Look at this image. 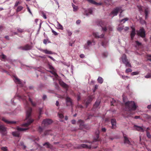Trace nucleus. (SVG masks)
<instances>
[{
	"label": "nucleus",
	"mask_w": 151,
	"mask_h": 151,
	"mask_svg": "<svg viewBox=\"0 0 151 151\" xmlns=\"http://www.w3.org/2000/svg\"><path fill=\"white\" fill-rule=\"evenodd\" d=\"M92 99L91 97H89L88 98L87 101L86 103V107H87L88 105L90 103V102L92 101Z\"/></svg>",
	"instance_id": "5701e85b"
},
{
	"label": "nucleus",
	"mask_w": 151,
	"mask_h": 151,
	"mask_svg": "<svg viewBox=\"0 0 151 151\" xmlns=\"http://www.w3.org/2000/svg\"><path fill=\"white\" fill-rule=\"evenodd\" d=\"M77 107L78 108H79L81 109H82V108H83V106L81 105H78L77 106Z\"/></svg>",
	"instance_id": "69168bd1"
},
{
	"label": "nucleus",
	"mask_w": 151,
	"mask_h": 151,
	"mask_svg": "<svg viewBox=\"0 0 151 151\" xmlns=\"http://www.w3.org/2000/svg\"><path fill=\"white\" fill-rule=\"evenodd\" d=\"M17 30L19 32L22 33L23 32V30L20 28H18L17 29Z\"/></svg>",
	"instance_id": "603ef678"
},
{
	"label": "nucleus",
	"mask_w": 151,
	"mask_h": 151,
	"mask_svg": "<svg viewBox=\"0 0 151 151\" xmlns=\"http://www.w3.org/2000/svg\"><path fill=\"white\" fill-rule=\"evenodd\" d=\"M89 2L92 4H94L96 5H102V3H98L96 2H95L93 0H87Z\"/></svg>",
	"instance_id": "412c9836"
},
{
	"label": "nucleus",
	"mask_w": 151,
	"mask_h": 151,
	"mask_svg": "<svg viewBox=\"0 0 151 151\" xmlns=\"http://www.w3.org/2000/svg\"><path fill=\"white\" fill-rule=\"evenodd\" d=\"M28 129V128H22L18 127L17 131L12 132V134L14 136L19 137L20 136L19 132L24 131L27 130Z\"/></svg>",
	"instance_id": "7ed1b4c3"
},
{
	"label": "nucleus",
	"mask_w": 151,
	"mask_h": 151,
	"mask_svg": "<svg viewBox=\"0 0 151 151\" xmlns=\"http://www.w3.org/2000/svg\"><path fill=\"white\" fill-rule=\"evenodd\" d=\"M108 29L109 30V31H111L112 30V28L111 26H109L108 27Z\"/></svg>",
	"instance_id": "bf43d9fd"
},
{
	"label": "nucleus",
	"mask_w": 151,
	"mask_h": 151,
	"mask_svg": "<svg viewBox=\"0 0 151 151\" xmlns=\"http://www.w3.org/2000/svg\"><path fill=\"white\" fill-rule=\"evenodd\" d=\"M111 123L112 125V128L115 129L116 127V122L115 119H112L111 120Z\"/></svg>",
	"instance_id": "a211bd4d"
},
{
	"label": "nucleus",
	"mask_w": 151,
	"mask_h": 151,
	"mask_svg": "<svg viewBox=\"0 0 151 151\" xmlns=\"http://www.w3.org/2000/svg\"><path fill=\"white\" fill-rule=\"evenodd\" d=\"M42 127L41 126H39L38 129V132L40 133H41L43 131V130L45 127L42 126Z\"/></svg>",
	"instance_id": "cd10ccee"
},
{
	"label": "nucleus",
	"mask_w": 151,
	"mask_h": 151,
	"mask_svg": "<svg viewBox=\"0 0 151 151\" xmlns=\"http://www.w3.org/2000/svg\"><path fill=\"white\" fill-rule=\"evenodd\" d=\"M101 131L103 132H106V129L105 128H102L101 129Z\"/></svg>",
	"instance_id": "774afa93"
},
{
	"label": "nucleus",
	"mask_w": 151,
	"mask_h": 151,
	"mask_svg": "<svg viewBox=\"0 0 151 151\" xmlns=\"http://www.w3.org/2000/svg\"><path fill=\"white\" fill-rule=\"evenodd\" d=\"M43 145L44 146H45V145H47V148H49L50 149H52V150L53 149H54V147H53V146L52 145L50 144L48 142H45V143Z\"/></svg>",
	"instance_id": "6ab92c4d"
},
{
	"label": "nucleus",
	"mask_w": 151,
	"mask_h": 151,
	"mask_svg": "<svg viewBox=\"0 0 151 151\" xmlns=\"http://www.w3.org/2000/svg\"><path fill=\"white\" fill-rule=\"evenodd\" d=\"M27 7V9L28 10V12L31 14H32V12H31L29 8L28 7V5H26Z\"/></svg>",
	"instance_id": "4d7b16f0"
},
{
	"label": "nucleus",
	"mask_w": 151,
	"mask_h": 151,
	"mask_svg": "<svg viewBox=\"0 0 151 151\" xmlns=\"http://www.w3.org/2000/svg\"><path fill=\"white\" fill-rule=\"evenodd\" d=\"M126 108L129 111H135L137 108L135 102L134 101H128L125 103Z\"/></svg>",
	"instance_id": "f03ea898"
},
{
	"label": "nucleus",
	"mask_w": 151,
	"mask_h": 151,
	"mask_svg": "<svg viewBox=\"0 0 151 151\" xmlns=\"http://www.w3.org/2000/svg\"><path fill=\"white\" fill-rule=\"evenodd\" d=\"M29 100L31 103L32 105L33 106H35L36 105V103L35 102H33L32 99L29 96Z\"/></svg>",
	"instance_id": "7c9ffc66"
},
{
	"label": "nucleus",
	"mask_w": 151,
	"mask_h": 151,
	"mask_svg": "<svg viewBox=\"0 0 151 151\" xmlns=\"http://www.w3.org/2000/svg\"><path fill=\"white\" fill-rule=\"evenodd\" d=\"M136 34L135 32H131L130 34V37L131 38V40H133L134 39V37L135 35Z\"/></svg>",
	"instance_id": "2f4dec72"
},
{
	"label": "nucleus",
	"mask_w": 151,
	"mask_h": 151,
	"mask_svg": "<svg viewBox=\"0 0 151 151\" xmlns=\"http://www.w3.org/2000/svg\"><path fill=\"white\" fill-rule=\"evenodd\" d=\"M1 149L3 151H7L8 150L7 148L6 147H1Z\"/></svg>",
	"instance_id": "c03bdc74"
},
{
	"label": "nucleus",
	"mask_w": 151,
	"mask_h": 151,
	"mask_svg": "<svg viewBox=\"0 0 151 151\" xmlns=\"http://www.w3.org/2000/svg\"><path fill=\"white\" fill-rule=\"evenodd\" d=\"M15 82L17 83L21 84L22 82L20 80L16 77H14Z\"/></svg>",
	"instance_id": "393cba45"
},
{
	"label": "nucleus",
	"mask_w": 151,
	"mask_h": 151,
	"mask_svg": "<svg viewBox=\"0 0 151 151\" xmlns=\"http://www.w3.org/2000/svg\"><path fill=\"white\" fill-rule=\"evenodd\" d=\"M43 51L44 53L46 54H52V52L48 50H44Z\"/></svg>",
	"instance_id": "e433bc0d"
},
{
	"label": "nucleus",
	"mask_w": 151,
	"mask_h": 151,
	"mask_svg": "<svg viewBox=\"0 0 151 151\" xmlns=\"http://www.w3.org/2000/svg\"><path fill=\"white\" fill-rule=\"evenodd\" d=\"M47 96L46 95H44L43 96L42 98L43 100H45L47 99Z\"/></svg>",
	"instance_id": "338daca9"
},
{
	"label": "nucleus",
	"mask_w": 151,
	"mask_h": 151,
	"mask_svg": "<svg viewBox=\"0 0 151 151\" xmlns=\"http://www.w3.org/2000/svg\"><path fill=\"white\" fill-rule=\"evenodd\" d=\"M122 61L124 64L126 66L131 67V65L129 63V61L127 59V56L125 54H123L122 55L121 58Z\"/></svg>",
	"instance_id": "20e7f679"
},
{
	"label": "nucleus",
	"mask_w": 151,
	"mask_h": 151,
	"mask_svg": "<svg viewBox=\"0 0 151 151\" xmlns=\"http://www.w3.org/2000/svg\"><path fill=\"white\" fill-rule=\"evenodd\" d=\"M145 77L147 78H151V73H148L145 76Z\"/></svg>",
	"instance_id": "79ce46f5"
},
{
	"label": "nucleus",
	"mask_w": 151,
	"mask_h": 151,
	"mask_svg": "<svg viewBox=\"0 0 151 151\" xmlns=\"http://www.w3.org/2000/svg\"><path fill=\"white\" fill-rule=\"evenodd\" d=\"M43 42L45 44H46L48 42V43H50L51 42L48 39H44L43 40Z\"/></svg>",
	"instance_id": "f704fd0d"
},
{
	"label": "nucleus",
	"mask_w": 151,
	"mask_h": 151,
	"mask_svg": "<svg viewBox=\"0 0 151 151\" xmlns=\"http://www.w3.org/2000/svg\"><path fill=\"white\" fill-rule=\"evenodd\" d=\"M111 106H115L116 105V101L114 100H113L111 102Z\"/></svg>",
	"instance_id": "a19ab883"
},
{
	"label": "nucleus",
	"mask_w": 151,
	"mask_h": 151,
	"mask_svg": "<svg viewBox=\"0 0 151 151\" xmlns=\"http://www.w3.org/2000/svg\"><path fill=\"white\" fill-rule=\"evenodd\" d=\"M91 145L88 146L84 144H82L81 145H79L77 147H76V148L77 149H81L82 148L91 149Z\"/></svg>",
	"instance_id": "9b49d317"
},
{
	"label": "nucleus",
	"mask_w": 151,
	"mask_h": 151,
	"mask_svg": "<svg viewBox=\"0 0 151 151\" xmlns=\"http://www.w3.org/2000/svg\"><path fill=\"white\" fill-rule=\"evenodd\" d=\"M6 130V128L4 126L0 124V132L4 134L3 132H5Z\"/></svg>",
	"instance_id": "2eb2a0df"
},
{
	"label": "nucleus",
	"mask_w": 151,
	"mask_h": 151,
	"mask_svg": "<svg viewBox=\"0 0 151 151\" xmlns=\"http://www.w3.org/2000/svg\"><path fill=\"white\" fill-rule=\"evenodd\" d=\"M93 42V41L91 42L90 40H88L87 42V44H85L84 45V48L85 49H88L89 47L92 45Z\"/></svg>",
	"instance_id": "4468645a"
},
{
	"label": "nucleus",
	"mask_w": 151,
	"mask_h": 151,
	"mask_svg": "<svg viewBox=\"0 0 151 151\" xmlns=\"http://www.w3.org/2000/svg\"><path fill=\"white\" fill-rule=\"evenodd\" d=\"M98 25H100L102 29V30L104 32H106L107 30V28L106 27L104 26V22L102 21H99Z\"/></svg>",
	"instance_id": "9d476101"
},
{
	"label": "nucleus",
	"mask_w": 151,
	"mask_h": 151,
	"mask_svg": "<svg viewBox=\"0 0 151 151\" xmlns=\"http://www.w3.org/2000/svg\"><path fill=\"white\" fill-rule=\"evenodd\" d=\"M20 4V2L19 1H17L16 2L15 5H14V7H16L18 6V5Z\"/></svg>",
	"instance_id": "3c124183"
},
{
	"label": "nucleus",
	"mask_w": 151,
	"mask_h": 151,
	"mask_svg": "<svg viewBox=\"0 0 151 151\" xmlns=\"http://www.w3.org/2000/svg\"><path fill=\"white\" fill-rule=\"evenodd\" d=\"M51 131L50 130H47L45 131L44 134V136H46L50 134V132Z\"/></svg>",
	"instance_id": "4c0bfd02"
},
{
	"label": "nucleus",
	"mask_w": 151,
	"mask_h": 151,
	"mask_svg": "<svg viewBox=\"0 0 151 151\" xmlns=\"http://www.w3.org/2000/svg\"><path fill=\"white\" fill-rule=\"evenodd\" d=\"M58 115L59 117L61 119H62L64 117L62 113H58Z\"/></svg>",
	"instance_id": "49530a36"
},
{
	"label": "nucleus",
	"mask_w": 151,
	"mask_h": 151,
	"mask_svg": "<svg viewBox=\"0 0 151 151\" xmlns=\"http://www.w3.org/2000/svg\"><path fill=\"white\" fill-rule=\"evenodd\" d=\"M139 72L137 71L131 73V75L132 76L138 75Z\"/></svg>",
	"instance_id": "09e8293b"
},
{
	"label": "nucleus",
	"mask_w": 151,
	"mask_h": 151,
	"mask_svg": "<svg viewBox=\"0 0 151 151\" xmlns=\"http://www.w3.org/2000/svg\"><path fill=\"white\" fill-rule=\"evenodd\" d=\"M2 120L5 123L7 124H13L16 123V122L12 121H9L6 119L4 117H3L2 118Z\"/></svg>",
	"instance_id": "f8f14e48"
},
{
	"label": "nucleus",
	"mask_w": 151,
	"mask_h": 151,
	"mask_svg": "<svg viewBox=\"0 0 151 151\" xmlns=\"http://www.w3.org/2000/svg\"><path fill=\"white\" fill-rule=\"evenodd\" d=\"M52 32L55 35H58V33L53 30H52Z\"/></svg>",
	"instance_id": "052dcab7"
},
{
	"label": "nucleus",
	"mask_w": 151,
	"mask_h": 151,
	"mask_svg": "<svg viewBox=\"0 0 151 151\" xmlns=\"http://www.w3.org/2000/svg\"><path fill=\"white\" fill-rule=\"evenodd\" d=\"M60 84L61 86L64 88H67L68 87V86L63 81L60 82Z\"/></svg>",
	"instance_id": "bb28decb"
},
{
	"label": "nucleus",
	"mask_w": 151,
	"mask_h": 151,
	"mask_svg": "<svg viewBox=\"0 0 151 151\" xmlns=\"http://www.w3.org/2000/svg\"><path fill=\"white\" fill-rule=\"evenodd\" d=\"M32 48V46L29 44H27L24 46H21L19 47V49L24 50H31Z\"/></svg>",
	"instance_id": "6e6552de"
},
{
	"label": "nucleus",
	"mask_w": 151,
	"mask_h": 151,
	"mask_svg": "<svg viewBox=\"0 0 151 151\" xmlns=\"http://www.w3.org/2000/svg\"><path fill=\"white\" fill-rule=\"evenodd\" d=\"M144 115V117H146V118H150V116H148V115H147V114H145Z\"/></svg>",
	"instance_id": "0e129e2a"
},
{
	"label": "nucleus",
	"mask_w": 151,
	"mask_h": 151,
	"mask_svg": "<svg viewBox=\"0 0 151 151\" xmlns=\"http://www.w3.org/2000/svg\"><path fill=\"white\" fill-rule=\"evenodd\" d=\"M147 136L149 138H151V135L150 132L148 131H147L146 132Z\"/></svg>",
	"instance_id": "a18cd8bd"
},
{
	"label": "nucleus",
	"mask_w": 151,
	"mask_h": 151,
	"mask_svg": "<svg viewBox=\"0 0 151 151\" xmlns=\"http://www.w3.org/2000/svg\"><path fill=\"white\" fill-rule=\"evenodd\" d=\"M50 72L52 73L55 77H58V76L57 74L55 72L50 71Z\"/></svg>",
	"instance_id": "13d9d810"
},
{
	"label": "nucleus",
	"mask_w": 151,
	"mask_h": 151,
	"mask_svg": "<svg viewBox=\"0 0 151 151\" xmlns=\"http://www.w3.org/2000/svg\"><path fill=\"white\" fill-rule=\"evenodd\" d=\"M135 42L137 45L138 46H140L141 45V43L138 41H136Z\"/></svg>",
	"instance_id": "864d4df0"
},
{
	"label": "nucleus",
	"mask_w": 151,
	"mask_h": 151,
	"mask_svg": "<svg viewBox=\"0 0 151 151\" xmlns=\"http://www.w3.org/2000/svg\"><path fill=\"white\" fill-rule=\"evenodd\" d=\"M81 99V96L79 95H78L77 97V99L78 101H79V100H80Z\"/></svg>",
	"instance_id": "680f3d73"
},
{
	"label": "nucleus",
	"mask_w": 151,
	"mask_h": 151,
	"mask_svg": "<svg viewBox=\"0 0 151 151\" xmlns=\"http://www.w3.org/2000/svg\"><path fill=\"white\" fill-rule=\"evenodd\" d=\"M72 6L73 9V11H76L77 10V6H76L74 4H72Z\"/></svg>",
	"instance_id": "ea45409f"
},
{
	"label": "nucleus",
	"mask_w": 151,
	"mask_h": 151,
	"mask_svg": "<svg viewBox=\"0 0 151 151\" xmlns=\"http://www.w3.org/2000/svg\"><path fill=\"white\" fill-rule=\"evenodd\" d=\"M67 32H68V36H70L72 34L71 32L68 30L67 31Z\"/></svg>",
	"instance_id": "e2e57ef3"
},
{
	"label": "nucleus",
	"mask_w": 151,
	"mask_h": 151,
	"mask_svg": "<svg viewBox=\"0 0 151 151\" xmlns=\"http://www.w3.org/2000/svg\"><path fill=\"white\" fill-rule=\"evenodd\" d=\"M59 29L63 30V27L62 26L59 22H58V25H57Z\"/></svg>",
	"instance_id": "58836bf2"
},
{
	"label": "nucleus",
	"mask_w": 151,
	"mask_h": 151,
	"mask_svg": "<svg viewBox=\"0 0 151 151\" xmlns=\"http://www.w3.org/2000/svg\"><path fill=\"white\" fill-rule=\"evenodd\" d=\"M128 20V19L127 18H125L123 19H122L120 21V22H123V23L125 22Z\"/></svg>",
	"instance_id": "37998d69"
},
{
	"label": "nucleus",
	"mask_w": 151,
	"mask_h": 151,
	"mask_svg": "<svg viewBox=\"0 0 151 151\" xmlns=\"http://www.w3.org/2000/svg\"><path fill=\"white\" fill-rule=\"evenodd\" d=\"M42 108H40L39 109V115L38 116V119H39L40 117V115L42 114Z\"/></svg>",
	"instance_id": "72a5a7b5"
},
{
	"label": "nucleus",
	"mask_w": 151,
	"mask_h": 151,
	"mask_svg": "<svg viewBox=\"0 0 151 151\" xmlns=\"http://www.w3.org/2000/svg\"><path fill=\"white\" fill-rule=\"evenodd\" d=\"M65 101L67 106H71L72 107H73V104L72 100L68 96L66 97L65 98Z\"/></svg>",
	"instance_id": "423d86ee"
},
{
	"label": "nucleus",
	"mask_w": 151,
	"mask_h": 151,
	"mask_svg": "<svg viewBox=\"0 0 151 151\" xmlns=\"http://www.w3.org/2000/svg\"><path fill=\"white\" fill-rule=\"evenodd\" d=\"M137 35L142 38L145 37L146 34L145 29L143 28H141L138 31H137Z\"/></svg>",
	"instance_id": "39448f33"
},
{
	"label": "nucleus",
	"mask_w": 151,
	"mask_h": 151,
	"mask_svg": "<svg viewBox=\"0 0 151 151\" xmlns=\"http://www.w3.org/2000/svg\"><path fill=\"white\" fill-rule=\"evenodd\" d=\"M21 98L24 101V103L25 104L26 107H27V111L26 114V120L27 122L22 124V126L27 127L31 123L34 121V119L31 118V113L32 109L29 106V104L27 101V97L26 96H21Z\"/></svg>",
	"instance_id": "f257e3e1"
},
{
	"label": "nucleus",
	"mask_w": 151,
	"mask_h": 151,
	"mask_svg": "<svg viewBox=\"0 0 151 151\" xmlns=\"http://www.w3.org/2000/svg\"><path fill=\"white\" fill-rule=\"evenodd\" d=\"M97 81L99 83L101 84L103 82V79L101 77H99L97 79Z\"/></svg>",
	"instance_id": "c756f323"
},
{
	"label": "nucleus",
	"mask_w": 151,
	"mask_h": 151,
	"mask_svg": "<svg viewBox=\"0 0 151 151\" xmlns=\"http://www.w3.org/2000/svg\"><path fill=\"white\" fill-rule=\"evenodd\" d=\"M4 28V27L3 25H0V30L2 31Z\"/></svg>",
	"instance_id": "6e6d98bb"
},
{
	"label": "nucleus",
	"mask_w": 151,
	"mask_h": 151,
	"mask_svg": "<svg viewBox=\"0 0 151 151\" xmlns=\"http://www.w3.org/2000/svg\"><path fill=\"white\" fill-rule=\"evenodd\" d=\"M100 101L99 100H97L95 103V104L93 105L94 108H96L98 107L100 104Z\"/></svg>",
	"instance_id": "a878e982"
},
{
	"label": "nucleus",
	"mask_w": 151,
	"mask_h": 151,
	"mask_svg": "<svg viewBox=\"0 0 151 151\" xmlns=\"http://www.w3.org/2000/svg\"><path fill=\"white\" fill-rule=\"evenodd\" d=\"M123 137L124 139V143L125 144L130 145L131 143L128 138L124 134L123 135Z\"/></svg>",
	"instance_id": "f3484780"
},
{
	"label": "nucleus",
	"mask_w": 151,
	"mask_h": 151,
	"mask_svg": "<svg viewBox=\"0 0 151 151\" xmlns=\"http://www.w3.org/2000/svg\"><path fill=\"white\" fill-rule=\"evenodd\" d=\"M0 58H1L2 59H3V60L2 59L1 60H3L4 61H5V59H6V56L3 54L0 56Z\"/></svg>",
	"instance_id": "c9c22d12"
},
{
	"label": "nucleus",
	"mask_w": 151,
	"mask_h": 151,
	"mask_svg": "<svg viewBox=\"0 0 151 151\" xmlns=\"http://www.w3.org/2000/svg\"><path fill=\"white\" fill-rule=\"evenodd\" d=\"M78 123L79 124V127L81 129H82L85 127L84 122L82 120H79L78 121Z\"/></svg>",
	"instance_id": "ddd939ff"
},
{
	"label": "nucleus",
	"mask_w": 151,
	"mask_h": 151,
	"mask_svg": "<svg viewBox=\"0 0 151 151\" xmlns=\"http://www.w3.org/2000/svg\"><path fill=\"white\" fill-rule=\"evenodd\" d=\"M147 60L150 61H151V55H147Z\"/></svg>",
	"instance_id": "5fc2aeb1"
},
{
	"label": "nucleus",
	"mask_w": 151,
	"mask_h": 151,
	"mask_svg": "<svg viewBox=\"0 0 151 151\" xmlns=\"http://www.w3.org/2000/svg\"><path fill=\"white\" fill-rule=\"evenodd\" d=\"M23 8V7L21 6H19L17 7L16 9V12H18L21 11Z\"/></svg>",
	"instance_id": "c85d7f7f"
},
{
	"label": "nucleus",
	"mask_w": 151,
	"mask_h": 151,
	"mask_svg": "<svg viewBox=\"0 0 151 151\" xmlns=\"http://www.w3.org/2000/svg\"><path fill=\"white\" fill-rule=\"evenodd\" d=\"M121 10V8L117 7L114 9L110 14V15L113 14L114 16L117 15L119 12Z\"/></svg>",
	"instance_id": "1a4fd4ad"
},
{
	"label": "nucleus",
	"mask_w": 151,
	"mask_h": 151,
	"mask_svg": "<svg viewBox=\"0 0 151 151\" xmlns=\"http://www.w3.org/2000/svg\"><path fill=\"white\" fill-rule=\"evenodd\" d=\"M132 70L129 68L125 70V72L126 73H128L129 72H131L132 71Z\"/></svg>",
	"instance_id": "de8ad7c7"
},
{
	"label": "nucleus",
	"mask_w": 151,
	"mask_h": 151,
	"mask_svg": "<svg viewBox=\"0 0 151 151\" xmlns=\"http://www.w3.org/2000/svg\"><path fill=\"white\" fill-rule=\"evenodd\" d=\"M123 29L124 26H122L121 25H119L117 28V30L119 31H121Z\"/></svg>",
	"instance_id": "473e14b6"
},
{
	"label": "nucleus",
	"mask_w": 151,
	"mask_h": 151,
	"mask_svg": "<svg viewBox=\"0 0 151 151\" xmlns=\"http://www.w3.org/2000/svg\"><path fill=\"white\" fill-rule=\"evenodd\" d=\"M99 132L98 130L96 133V138L94 139L93 142H96L100 141L99 139Z\"/></svg>",
	"instance_id": "aec40b11"
},
{
	"label": "nucleus",
	"mask_w": 151,
	"mask_h": 151,
	"mask_svg": "<svg viewBox=\"0 0 151 151\" xmlns=\"http://www.w3.org/2000/svg\"><path fill=\"white\" fill-rule=\"evenodd\" d=\"M93 35L96 38H103L104 36V33H103L101 35H99L97 32H93Z\"/></svg>",
	"instance_id": "dca6fc26"
},
{
	"label": "nucleus",
	"mask_w": 151,
	"mask_h": 151,
	"mask_svg": "<svg viewBox=\"0 0 151 151\" xmlns=\"http://www.w3.org/2000/svg\"><path fill=\"white\" fill-rule=\"evenodd\" d=\"M149 11L148 8L146 9L145 11V19H146L148 17Z\"/></svg>",
	"instance_id": "b1692460"
},
{
	"label": "nucleus",
	"mask_w": 151,
	"mask_h": 151,
	"mask_svg": "<svg viewBox=\"0 0 151 151\" xmlns=\"http://www.w3.org/2000/svg\"><path fill=\"white\" fill-rule=\"evenodd\" d=\"M122 78L124 80H126L129 78V77L128 76H125L124 75L122 76Z\"/></svg>",
	"instance_id": "8fccbe9b"
},
{
	"label": "nucleus",
	"mask_w": 151,
	"mask_h": 151,
	"mask_svg": "<svg viewBox=\"0 0 151 151\" xmlns=\"http://www.w3.org/2000/svg\"><path fill=\"white\" fill-rule=\"evenodd\" d=\"M134 127H136V129L137 131L142 132H143L144 131V129L141 127L138 126L136 125H134Z\"/></svg>",
	"instance_id": "4be33fe9"
},
{
	"label": "nucleus",
	"mask_w": 151,
	"mask_h": 151,
	"mask_svg": "<svg viewBox=\"0 0 151 151\" xmlns=\"http://www.w3.org/2000/svg\"><path fill=\"white\" fill-rule=\"evenodd\" d=\"M52 122V120L49 119H44L42 121V126L44 127H46L48 125L51 124Z\"/></svg>",
	"instance_id": "0eeeda50"
}]
</instances>
